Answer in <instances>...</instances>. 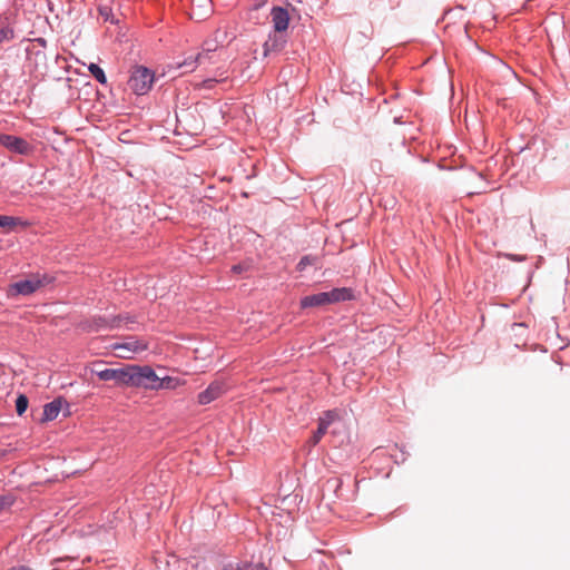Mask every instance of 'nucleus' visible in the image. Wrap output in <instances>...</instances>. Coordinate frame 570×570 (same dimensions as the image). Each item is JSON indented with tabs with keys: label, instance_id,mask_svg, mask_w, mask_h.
Wrapping results in <instances>:
<instances>
[{
	"label": "nucleus",
	"instance_id": "ddd939ff",
	"mask_svg": "<svg viewBox=\"0 0 570 570\" xmlns=\"http://www.w3.org/2000/svg\"><path fill=\"white\" fill-rule=\"evenodd\" d=\"M28 224L19 217L0 215V230L3 233H10L17 227H26Z\"/></svg>",
	"mask_w": 570,
	"mask_h": 570
},
{
	"label": "nucleus",
	"instance_id": "f03ea898",
	"mask_svg": "<svg viewBox=\"0 0 570 570\" xmlns=\"http://www.w3.org/2000/svg\"><path fill=\"white\" fill-rule=\"evenodd\" d=\"M129 386L142 387L146 390H160V377L148 365H130Z\"/></svg>",
	"mask_w": 570,
	"mask_h": 570
},
{
	"label": "nucleus",
	"instance_id": "b1692460",
	"mask_svg": "<svg viewBox=\"0 0 570 570\" xmlns=\"http://www.w3.org/2000/svg\"><path fill=\"white\" fill-rule=\"evenodd\" d=\"M222 80H224V78H222V79H217V78H209V79L204 80V86H205L206 88H212V86H213V83H214V82H218V81H222Z\"/></svg>",
	"mask_w": 570,
	"mask_h": 570
},
{
	"label": "nucleus",
	"instance_id": "39448f33",
	"mask_svg": "<svg viewBox=\"0 0 570 570\" xmlns=\"http://www.w3.org/2000/svg\"><path fill=\"white\" fill-rule=\"evenodd\" d=\"M97 365H101V362L94 363L91 372L101 381H114L117 384L129 386L130 365L119 368H104V371H98Z\"/></svg>",
	"mask_w": 570,
	"mask_h": 570
},
{
	"label": "nucleus",
	"instance_id": "7ed1b4c3",
	"mask_svg": "<svg viewBox=\"0 0 570 570\" xmlns=\"http://www.w3.org/2000/svg\"><path fill=\"white\" fill-rule=\"evenodd\" d=\"M110 348L117 357L131 360L148 348V342L144 338L127 336L121 342L111 344Z\"/></svg>",
	"mask_w": 570,
	"mask_h": 570
},
{
	"label": "nucleus",
	"instance_id": "1a4fd4ad",
	"mask_svg": "<svg viewBox=\"0 0 570 570\" xmlns=\"http://www.w3.org/2000/svg\"><path fill=\"white\" fill-rule=\"evenodd\" d=\"M340 419V414L336 410L326 411L323 416L318 420V428L313 436L309 439L308 443L312 446H315L323 435L327 432L328 426L336 420Z\"/></svg>",
	"mask_w": 570,
	"mask_h": 570
},
{
	"label": "nucleus",
	"instance_id": "f8f14e48",
	"mask_svg": "<svg viewBox=\"0 0 570 570\" xmlns=\"http://www.w3.org/2000/svg\"><path fill=\"white\" fill-rule=\"evenodd\" d=\"M272 21L276 32L285 31L288 27L289 16L287 10L281 7L272 9Z\"/></svg>",
	"mask_w": 570,
	"mask_h": 570
},
{
	"label": "nucleus",
	"instance_id": "c85d7f7f",
	"mask_svg": "<svg viewBox=\"0 0 570 570\" xmlns=\"http://www.w3.org/2000/svg\"><path fill=\"white\" fill-rule=\"evenodd\" d=\"M98 371H104V368L100 367V365H97Z\"/></svg>",
	"mask_w": 570,
	"mask_h": 570
},
{
	"label": "nucleus",
	"instance_id": "cd10ccee",
	"mask_svg": "<svg viewBox=\"0 0 570 570\" xmlns=\"http://www.w3.org/2000/svg\"><path fill=\"white\" fill-rule=\"evenodd\" d=\"M6 503H7V502H6V499L0 498V509H2V508L4 507V504H6Z\"/></svg>",
	"mask_w": 570,
	"mask_h": 570
},
{
	"label": "nucleus",
	"instance_id": "6e6552de",
	"mask_svg": "<svg viewBox=\"0 0 570 570\" xmlns=\"http://www.w3.org/2000/svg\"><path fill=\"white\" fill-rule=\"evenodd\" d=\"M0 144L8 150L19 155H28L32 150L31 145L27 140L12 135L1 134Z\"/></svg>",
	"mask_w": 570,
	"mask_h": 570
},
{
	"label": "nucleus",
	"instance_id": "aec40b11",
	"mask_svg": "<svg viewBox=\"0 0 570 570\" xmlns=\"http://www.w3.org/2000/svg\"><path fill=\"white\" fill-rule=\"evenodd\" d=\"M315 261H316V258H315V257H312V256H308V255H307V256H304V257H302V258H301V261L298 262V264H297V269H298V271H304V269L306 268V266L314 264V263H315Z\"/></svg>",
	"mask_w": 570,
	"mask_h": 570
},
{
	"label": "nucleus",
	"instance_id": "4468645a",
	"mask_svg": "<svg viewBox=\"0 0 570 570\" xmlns=\"http://www.w3.org/2000/svg\"><path fill=\"white\" fill-rule=\"evenodd\" d=\"M62 403V399L58 397L52 402L46 404L43 407L42 421L55 420L58 416L59 412L61 411Z\"/></svg>",
	"mask_w": 570,
	"mask_h": 570
},
{
	"label": "nucleus",
	"instance_id": "4be33fe9",
	"mask_svg": "<svg viewBox=\"0 0 570 570\" xmlns=\"http://www.w3.org/2000/svg\"><path fill=\"white\" fill-rule=\"evenodd\" d=\"M126 320V321H129V317H122V316H117V317H114L111 320V323H110V327H119L121 325V322Z\"/></svg>",
	"mask_w": 570,
	"mask_h": 570
},
{
	"label": "nucleus",
	"instance_id": "bb28decb",
	"mask_svg": "<svg viewBox=\"0 0 570 570\" xmlns=\"http://www.w3.org/2000/svg\"><path fill=\"white\" fill-rule=\"evenodd\" d=\"M9 570H33V569H31V568H29L27 566H20V567H13V568H11Z\"/></svg>",
	"mask_w": 570,
	"mask_h": 570
},
{
	"label": "nucleus",
	"instance_id": "6ab92c4d",
	"mask_svg": "<svg viewBox=\"0 0 570 570\" xmlns=\"http://www.w3.org/2000/svg\"><path fill=\"white\" fill-rule=\"evenodd\" d=\"M28 407V397L20 394L16 400V411L19 415H22Z\"/></svg>",
	"mask_w": 570,
	"mask_h": 570
},
{
	"label": "nucleus",
	"instance_id": "412c9836",
	"mask_svg": "<svg viewBox=\"0 0 570 570\" xmlns=\"http://www.w3.org/2000/svg\"><path fill=\"white\" fill-rule=\"evenodd\" d=\"M12 38V31L8 29L0 30V43L4 40H9Z\"/></svg>",
	"mask_w": 570,
	"mask_h": 570
},
{
	"label": "nucleus",
	"instance_id": "0eeeda50",
	"mask_svg": "<svg viewBox=\"0 0 570 570\" xmlns=\"http://www.w3.org/2000/svg\"><path fill=\"white\" fill-rule=\"evenodd\" d=\"M217 50L216 41L206 40L203 45V51L197 53L195 57H189L178 65V68H187L193 71L196 66L210 62L213 59L212 53Z\"/></svg>",
	"mask_w": 570,
	"mask_h": 570
},
{
	"label": "nucleus",
	"instance_id": "f3484780",
	"mask_svg": "<svg viewBox=\"0 0 570 570\" xmlns=\"http://www.w3.org/2000/svg\"><path fill=\"white\" fill-rule=\"evenodd\" d=\"M160 384H161V389L175 390L178 386L184 385L185 381H183L178 377L165 376V377H160Z\"/></svg>",
	"mask_w": 570,
	"mask_h": 570
},
{
	"label": "nucleus",
	"instance_id": "20e7f679",
	"mask_svg": "<svg viewBox=\"0 0 570 570\" xmlns=\"http://www.w3.org/2000/svg\"><path fill=\"white\" fill-rule=\"evenodd\" d=\"M154 79V73L148 68L136 67L131 71L128 86L135 94L145 95L150 90Z\"/></svg>",
	"mask_w": 570,
	"mask_h": 570
},
{
	"label": "nucleus",
	"instance_id": "393cba45",
	"mask_svg": "<svg viewBox=\"0 0 570 570\" xmlns=\"http://www.w3.org/2000/svg\"><path fill=\"white\" fill-rule=\"evenodd\" d=\"M254 1V7L257 9V8H261L262 6H264L268 0H253Z\"/></svg>",
	"mask_w": 570,
	"mask_h": 570
},
{
	"label": "nucleus",
	"instance_id": "dca6fc26",
	"mask_svg": "<svg viewBox=\"0 0 570 570\" xmlns=\"http://www.w3.org/2000/svg\"><path fill=\"white\" fill-rule=\"evenodd\" d=\"M223 570H267L263 564L230 562L224 566Z\"/></svg>",
	"mask_w": 570,
	"mask_h": 570
},
{
	"label": "nucleus",
	"instance_id": "9d476101",
	"mask_svg": "<svg viewBox=\"0 0 570 570\" xmlns=\"http://www.w3.org/2000/svg\"><path fill=\"white\" fill-rule=\"evenodd\" d=\"M225 392L222 382H213L205 391L198 394V403L202 405L208 404L218 399Z\"/></svg>",
	"mask_w": 570,
	"mask_h": 570
},
{
	"label": "nucleus",
	"instance_id": "f257e3e1",
	"mask_svg": "<svg viewBox=\"0 0 570 570\" xmlns=\"http://www.w3.org/2000/svg\"><path fill=\"white\" fill-rule=\"evenodd\" d=\"M352 298L353 295L350 288H334L331 292H323L303 297L301 301V307H320L328 304L350 301Z\"/></svg>",
	"mask_w": 570,
	"mask_h": 570
},
{
	"label": "nucleus",
	"instance_id": "9b49d317",
	"mask_svg": "<svg viewBox=\"0 0 570 570\" xmlns=\"http://www.w3.org/2000/svg\"><path fill=\"white\" fill-rule=\"evenodd\" d=\"M213 12L212 0H191V18L204 20Z\"/></svg>",
	"mask_w": 570,
	"mask_h": 570
},
{
	"label": "nucleus",
	"instance_id": "423d86ee",
	"mask_svg": "<svg viewBox=\"0 0 570 570\" xmlns=\"http://www.w3.org/2000/svg\"><path fill=\"white\" fill-rule=\"evenodd\" d=\"M45 277L32 275L27 279L19 281L8 288V296L14 297L18 295H30L39 289L45 284Z\"/></svg>",
	"mask_w": 570,
	"mask_h": 570
},
{
	"label": "nucleus",
	"instance_id": "5701e85b",
	"mask_svg": "<svg viewBox=\"0 0 570 570\" xmlns=\"http://www.w3.org/2000/svg\"><path fill=\"white\" fill-rule=\"evenodd\" d=\"M99 13L107 21L110 18L111 10L108 7H102L99 9Z\"/></svg>",
	"mask_w": 570,
	"mask_h": 570
},
{
	"label": "nucleus",
	"instance_id": "2eb2a0df",
	"mask_svg": "<svg viewBox=\"0 0 570 570\" xmlns=\"http://www.w3.org/2000/svg\"><path fill=\"white\" fill-rule=\"evenodd\" d=\"M285 43L282 36L274 35L269 36L268 40L264 43V56L266 57L269 52L279 51Z\"/></svg>",
	"mask_w": 570,
	"mask_h": 570
},
{
	"label": "nucleus",
	"instance_id": "a878e982",
	"mask_svg": "<svg viewBox=\"0 0 570 570\" xmlns=\"http://www.w3.org/2000/svg\"><path fill=\"white\" fill-rule=\"evenodd\" d=\"M232 269L234 273H242L244 267L242 265H234Z\"/></svg>",
	"mask_w": 570,
	"mask_h": 570
},
{
	"label": "nucleus",
	"instance_id": "a211bd4d",
	"mask_svg": "<svg viewBox=\"0 0 570 570\" xmlns=\"http://www.w3.org/2000/svg\"><path fill=\"white\" fill-rule=\"evenodd\" d=\"M88 70L89 72L91 73V76L97 80L99 81L100 83H106L107 82V78H106V75L104 72V70L96 63H90L88 66Z\"/></svg>",
	"mask_w": 570,
	"mask_h": 570
}]
</instances>
